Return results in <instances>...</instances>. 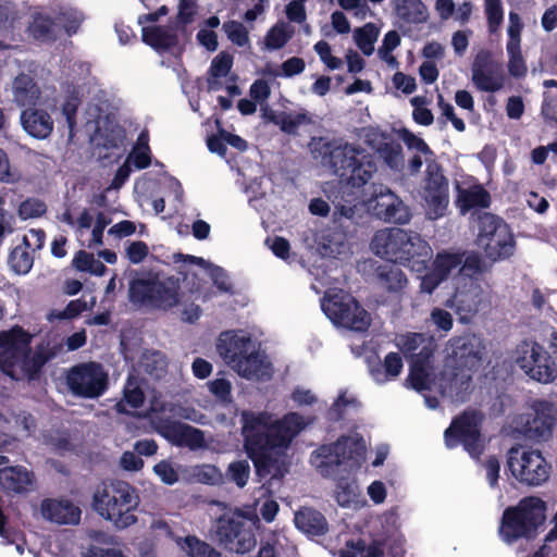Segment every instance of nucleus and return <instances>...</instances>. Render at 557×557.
Wrapping results in <instances>:
<instances>
[{"label": "nucleus", "mask_w": 557, "mask_h": 557, "mask_svg": "<svg viewBox=\"0 0 557 557\" xmlns=\"http://www.w3.org/2000/svg\"><path fill=\"white\" fill-rule=\"evenodd\" d=\"M403 143H405L408 149L416 151V153H421L425 156V163L429 164H437L433 161V152L430 150L428 145L423 141V139L418 138L413 134L403 131L401 135Z\"/></svg>", "instance_id": "0e129e2a"}, {"label": "nucleus", "mask_w": 557, "mask_h": 557, "mask_svg": "<svg viewBox=\"0 0 557 557\" xmlns=\"http://www.w3.org/2000/svg\"><path fill=\"white\" fill-rule=\"evenodd\" d=\"M77 98L72 96L62 104V115L69 128V140L78 131L88 136L89 141L104 148H119L124 144V129L116 123L114 107L107 94L99 90L86 102L82 113L76 115Z\"/></svg>", "instance_id": "20e7f679"}, {"label": "nucleus", "mask_w": 557, "mask_h": 557, "mask_svg": "<svg viewBox=\"0 0 557 557\" xmlns=\"http://www.w3.org/2000/svg\"><path fill=\"white\" fill-rule=\"evenodd\" d=\"M83 22L84 14L76 8L65 7L59 10L58 25L62 26L67 36L75 35Z\"/></svg>", "instance_id": "3c124183"}, {"label": "nucleus", "mask_w": 557, "mask_h": 557, "mask_svg": "<svg viewBox=\"0 0 557 557\" xmlns=\"http://www.w3.org/2000/svg\"><path fill=\"white\" fill-rule=\"evenodd\" d=\"M395 346L411 360L406 384L418 393L431 391L430 359L434 352V341L424 333H401L395 336Z\"/></svg>", "instance_id": "9d476101"}, {"label": "nucleus", "mask_w": 557, "mask_h": 557, "mask_svg": "<svg viewBox=\"0 0 557 557\" xmlns=\"http://www.w3.org/2000/svg\"><path fill=\"white\" fill-rule=\"evenodd\" d=\"M151 426L154 432L169 441L174 446H186L190 450L207 448V441L203 432L188 424L180 423L170 419L151 417Z\"/></svg>", "instance_id": "393cba45"}, {"label": "nucleus", "mask_w": 557, "mask_h": 557, "mask_svg": "<svg viewBox=\"0 0 557 557\" xmlns=\"http://www.w3.org/2000/svg\"><path fill=\"white\" fill-rule=\"evenodd\" d=\"M379 282L389 292L398 293L407 285V278L404 272L395 267H381L377 271Z\"/></svg>", "instance_id": "de8ad7c7"}, {"label": "nucleus", "mask_w": 557, "mask_h": 557, "mask_svg": "<svg viewBox=\"0 0 557 557\" xmlns=\"http://www.w3.org/2000/svg\"><path fill=\"white\" fill-rule=\"evenodd\" d=\"M355 42L361 52L370 55L373 52V45L379 38V29L373 24H367L363 27L355 30Z\"/></svg>", "instance_id": "6e6d98bb"}, {"label": "nucleus", "mask_w": 557, "mask_h": 557, "mask_svg": "<svg viewBox=\"0 0 557 557\" xmlns=\"http://www.w3.org/2000/svg\"><path fill=\"white\" fill-rule=\"evenodd\" d=\"M33 473L22 466L0 469V488L14 494H25L33 490Z\"/></svg>", "instance_id": "72a5a7b5"}, {"label": "nucleus", "mask_w": 557, "mask_h": 557, "mask_svg": "<svg viewBox=\"0 0 557 557\" xmlns=\"http://www.w3.org/2000/svg\"><path fill=\"white\" fill-rule=\"evenodd\" d=\"M456 207L462 215L491 206V195L472 177L456 181Z\"/></svg>", "instance_id": "bb28decb"}, {"label": "nucleus", "mask_w": 557, "mask_h": 557, "mask_svg": "<svg viewBox=\"0 0 557 557\" xmlns=\"http://www.w3.org/2000/svg\"><path fill=\"white\" fill-rule=\"evenodd\" d=\"M243 442L260 479L281 480L288 471L287 449L311 420L298 412L277 419L269 411L243 410Z\"/></svg>", "instance_id": "f257e3e1"}, {"label": "nucleus", "mask_w": 557, "mask_h": 557, "mask_svg": "<svg viewBox=\"0 0 557 557\" xmlns=\"http://www.w3.org/2000/svg\"><path fill=\"white\" fill-rule=\"evenodd\" d=\"M314 251L322 257L334 258L344 255L348 249L346 246V236L337 227H323L313 233Z\"/></svg>", "instance_id": "7c9ffc66"}, {"label": "nucleus", "mask_w": 557, "mask_h": 557, "mask_svg": "<svg viewBox=\"0 0 557 557\" xmlns=\"http://www.w3.org/2000/svg\"><path fill=\"white\" fill-rule=\"evenodd\" d=\"M206 385H208L209 393L214 395L219 401L223 404L232 403V382L224 377H218L209 381Z\"/></svg>", "instance_id": "338daca9"}, {"label": "nucleus", "mask_w": 557, "mask_h": 557, "mask_svg": "<svg viewBox=\"0 0 557 557\" xmlns=\"http://www.w3.org/2000/svg\"><path fill=\"white\" fill-rule=\"evenodd\" d=\"M178 545L187 553L188 557H220V554L209 544L194 536L185 537L184 542H178Z\"/></svg>", "instance_id": "4d7b16f0"}, {"label": "nucleus", "mask_w": 557, "mask_h": 557, "mask_svg": "<svg viewBox=\"0 0 557 557\" xmlns=\"http://www.w3.org/2000/svg\"><path fill=\"white\" fill-rule=\"evenodd\" d=\"M273 123L280 126L281 132L294 135L298 127L310 124V116L306 111L281 113L273 119Z\"/></svg>", "instance_id": "09e8293b"}, {"label": "nucleus", "mask_w": 557, "mask_h": 557, "mask_svg": "<svg viewBox=\"0 0 557 557\" xmlns=\"http://www.w3.org/2000/svg\"><path fill=\"white\" fill-rule=\"evenodd\" d=\"M178 285L173 277L141 275L129 284L131 302L148 309H171L178 304Z\"/></svg>", "instance_id": "ddd939ff"}, {"label": "nucleus", "mask_w": 557, "mask_h": 557, "mask_svg": "<svg viewBox=\"0 0 557 557\" xmlns=\"http://www.w3.org/2000/svg\"><path fill=\"white\" fill-rule=\"evenodd\" d=\"M294 35V29L285 22H280L267 32L263 45L265 49L273 51L284 48Z\"/></svg>", "instance_id": "49530a36"}, {"label": "nucleus", "mask_w": 557, "mask_h": 557, "mask_svg": "<svg viewBox=\"0 0 557 557\" xmlns=\"http://www.w3.org/2000/svg\"><path fill=\"white\" fill-rule=\"evenodd\" d=\"M476 243L486 258L492 261L504 260L515 253V238L511 230L493 213H484L480 216Z\"/></svg>", "instance_id": "2eb2a0df"}, {"label": "nucleus", "mask_w": 557, "mask_h": 557, "mask_svg": "<svg viewBox=\"0 0 557 557\" xmlns=\"http://www.w3.org/2000/svg\"><path fill=\"white\" fill-rule=\"evenodd\" d=\"M305 70V61L301 58L293 57L281 63L278 67H267V74L273 77H292L302 73Z\"/></svg>", "instance_id": "052dcab7"}, {"label": "nucleus", "mask_w": 557, "mask_h": 557, "mask_svg": "<svg viewBox=\"0 0 557 557\" xmlns=\"http://www.w3.org/2000/svg\"><path fill=\"white\" fill-rule=\"evenodd\" d=\"M546 520V503L537 496H529L517 506L505 509L502 516L500 534L505 543L532 535Z\"/></svg>", "instance_id": "9b49d317"}, {"label": "nucleus", "mask_w": 557, "mask_h": 557, "mask_svg": "<svg viewBox=\"0 0 557 557\" xmlns=\"http://www.w3.org/2000/svg\"><path fill=\"white\" fill-rule=\"evenodd\" d=\"M505 73L502 63L492 58L488 50H481L474 55L472 63V83L483 92H498L505 87Z\"/></svg>", "instance_id": "a878e982"}, {"label": "nucleus", "mask_w": 557, "mask_h": 557, "mask_svg": "<svg viewBox=\"0 0 557 557\" xmlns=\"http://www.w3.org/2000/svg\"><path fill=\"white\" fill-rule=\"evenodd\" d=\"M150 411L151 413L170 412L184 420L193 421L198 424H203V421L206 420V417L197 409L193 407H175L174 405L162 400L161 396L157 395H154L150 400Z\"/></svg>", "instance_id": "58836bf2"}, {"label": "nucleus", "mask_w": 557, "mask_h": 557, "mask_svg": "<svg viewBox=\"0 0 557 557\" xmlns=\"http://www.w3.org/2000/svg\"><path fill=\"white\" fill-rule=\"evenodd\" d=\"M250 476V466L246 460L233 461L226 468V480L235 483L236 487L243 488L247 485Z\"/></svg>", "instance_id": "bf43d9fd"}, {"label": "nucleus", "mask_w": 557, "mask_h": 557, "mask_svg": "<svg viewBox=\"0 0 557 557\" xmlns=\"http://www.w3.org/2000/svg\"><path fill=\"white\" fill-rule=\"evenodd\" d=\"M59 220L72 227L76 237H83L91 230V236L86 243L88 248L103 245V231L111 223L110 216L95 207L65 209L64 213L59 215Z\"/></svg>", "instance_id": "412c9836"}, {"label": "nucleus", "mask_w": 557, "mask_h": 557, "mask_svg": "<svg viewBox=\"0 0 557 557\" xmlns=\"http://www.w3.org/2000/svg\"><path fill=\"white\" fill-rule=\"evenodd\" d=\"M28 346L29 335L22 327L0 332V370L15 381L35 376L49 358L41 349L30 351Z\"/></svg>", "instance_id": "6e6552de"}, {"label": "nucleus", "mask_w": 557, "mask_h": 557, "mask_svg": "<svg viewBox=\"0 0 557 557\" xmlns=\"http://www.w3.org/2000/svg\"><path fill=\"white\" fill-rule=\"evenodd\" d=\"M294 524L302 533L309 536H320L327 530V523L321 512L306 507L296 511Z\"/></svg>", "instance_id": "e433bc0d"}, {"label": "nucleus", "mask_w": 557, "mask_h": 557, "mask_svg": "<svg viewBox=\"0 0 557 557\" xmlns=\"http://www.w3.org/2000/svg\"><path fill=\"white\" fill-rule=\"evenodd\" d=\"M393 11L406 24L419 25L428 20L426 5L421 0H393Z\"/></svg>", "instance_id": "4c0bfd02"}, {"label": "nucleus", "mask_w": 557, "mask_h": 557, "mask_svg": "<svg viewBox=\"0 0 557 557\" xmlns=\"http://www.w3.org/2000/svg\"><path fill=\"white\" fill-rule=\"evenodd\" d=\"M39 515L54 524L75 525L81 519L79 507L65 498H46L39 505Z\"/></svg>", "instance_id": "c756f323"}, {"label": "nucleus", "mask_w": 557, "mask_h": 557, "mask_svg": "<svg viewBox=\"0 0 557 557\" xmlns=\"http://www.w3.org/2000/svg\"><path fill=\"white\" fill-rule=\"evenodd\" d=\"M371 249L375 256L389 262H398L416 273H422L433 258V249L420 234L399 227L375 232Z\"/></svg>", "instance_id": "0eeeda50"}, {"label": "nucleus", "mask_w": 557, "mask_h": 557, "mask_svg": "<svg viewBox=\"0 0 557 557\" xmlns=\"http://www.w3.org/2000/svg\"><path fill=\"white\" fill-rule=\"evenodd\" d=\"M59 25L46 13L35 11L32 14V23L28 26V32L35 39L41 41H49L55 39L57 27Z\"/></svg>", "instance_id": "37998d69"}, {"label": "nucleus", "mask_w": 557, "mask_h": 557, "mask_svg": "<svg viewBox=\"0 0 557 557\" xmlns=\"http://www.w3.org/2000/svg\"><path fill=\"white\" fill-rule=\"evenodd\" d=\"M513 361L533 381L546 384L556 379V362L545 347L534 341H522L515 349Z\"/></svg>", "instance_id": "dca6fc26"}, {"label": "nucleus", "mask_w": 557, "mask_h": 557, "mask_svg": "<svg viewBox=\"0 0 557 557\" xmlns=\"http://www.w3.org/2000/svg\"><path fill=\"white\" fill-rule=\"evenodd\" d=\"M149 163H151V160L149 159L148 134L144 131L137 137L136 145H134L133 150L127 154L123 164L132 165L136 170H143L147 169Z\"/></svg>", "instance_id": "a18cd8bd"}, {"label": "nucleus", "mask_w": 557, "mask_h": 557, "mask_svg": "<svg viewBox=\"0 0 557 557\" xmlns=\"http://www.w3.org/2000/svg\"><path fill=\"white\" fill-rule=\"evenodd\" d=\"M258 523L253 509H232L221 516L218 521V536L224 547L243 555L256 547L252 530Z\"/></svg>", "instance_id": "f8f14e48"}, {"label": "nucleus", "mask_w": 557, "mask_h": 557, "mask_svg": "<svg viewBox=\"0 0 557 557\" xmlns=\"http://www.w3.org/2000/svg\"><path fill=\"white\" fill-rule=\"evenodd\" d=\"M11 95H13L14 103L21 108L36 107L40 90L33 76L22 72L11 83Z\"/></svg>", "instance_id": "f704fd0d"}, {"label": "nucleus", "mask_w": 557, "mask_h": 557, "mask_svg": "<svg viewBox=\"0 0 557 557\" xmlns=\"http://www.w3.org/2000/svg\"><path fill=\"white\" fill-rule=\"evenodd\" d=\"M358 408L359 401L355 394L343 391L335 398L333 406H331L330 419L337 420L351 411H356Z\"/></svg>", "instance_id": "8fccbe9b"}, {"label": "nucleus", "mask_w": 557, "mask_h": 557, "mask_svg": "<svg viewBox=\"0 0 557 557\" xmlns=\"http://www.w3.org/2000/svg\"><path fill=\"white\" fill-rule=\"evenodd\" d=\"M366 460V442L357 432L344 435L334 444L323 445L310 456L311 466L321 475L337 479L335 502L338 506L359 509L366 500L355 479L343 476L358 469Z\"/></svg>", "instance_id": "f03ea898"}, {"label": "nucleus", "mask_w": 557, "mask_h": 557, "mask_svg": "<svg viewBox=\"0 0 557 557\" xmlns=\"http://www.w3.org/2000/svg\"><path fill=\"white\" fill-rule=\"evenodd\" d=\"M226 34V38L237 47H246L249 45V35L247 34L246 27L235 21L228 22L222 26Z\"/></svg>", "instance_id": "69168bd1"}, {"label": "nucleus", "mask_w": 557, "mask_h": 557, "mask_svg": "<svg viewBox=\"0 0 557 557\" xmlns=\"http://www.w3.org/2000/svg\"><path fill=\"white\" fill-rule=\"evenodd\" d=\"M233 58L227 53H220L212 60L209 67L208 88L216 91L223 87V83L227 81V75L232 70Z\"/></svg>", "instance_id": "a19ab883"}, {"label": "nucleus", "mask_w": 557, "mask_h": 557, "mask_svg": "<svg viewBox=\"0 0 557 557\" xmlns=\"http://www.w3.org/2000/svg\"><path fill=\"white\" fill-rule=\"evenodd\" d=\"M366 208L374 216L389 223L406 224L410 220L409 208L386 186H372L371 197L366 200Z\"/></svg>", "instance_id": "b1692460"}, {"label": "nucleus", "mask_w": 557, "mask_h": 557, "mask_svg": "<svg viewBox=\"0 0 557 557\" xmlns=\"http://www.w3.org/2000/svg\"><path fill=\"white\" fill-rule=\"evenodd\" d=\"M140 504L137 491L125 482H113L96 488L92 508L102 519L117 530H125L137 522L134 511Z\"/></svg>", "instance_id": "1a4fd4ad"}, {"label": "nucleus", "mask_w": 557, "mask_h": 557, "mask_svg": "<svg viewBox=\"0 0 557 557\" xmlns=\"http://www.w3.org/2000/svg\"><path fill=\"white\" fill-rule=\"evenodd\" d=\"M507 467L518 483L529 487L543 485L552 472V466L542 451L525 446L511 447L508 450Z\"/></svg>", "instance_id": "4468645a"}, {"label": "nucleus", "mask_w": 557, "mask_h": 557, "mask_svg": "<svg viewBox=\"0 0 557 557\" xmlns=\"http://www.w3.org/2000/svg\"><path fill=\"white\" fill-rule=\"evenodd\" d=\"M144 404V392L140 387V382L134 375L127 377L126 385H124L123 399L116 404V410L120 413H131L133 410L140 408Z\"/></svg>", "instance_id": "79ce46f5"}, {"label": "nucleus", "mask_w": 557, "mask_h": 557, "mask_svg": "<svg viewBox=\"0 0 557 557\" xmlns=\"http://www.w3.org/2000/svg\"><path fill=\"white\" fill-rule=\"evenodd\" d=\"M556 416V407L537 400L532 403L527 412L515 416L511 425L515 431L531 440H546L552 434Z\"/></svg>", "instance_id": "6ab92c4d"}, {"label": "nucleus", "mask_w": 557, "mask_h": 557, "mask_svg": "<svg viewBox=\"0 0 557 557\" xmlns=\"http://www.w3.org/2000/svg\"><path fill=\"white\" fill-rule=\"evenodd\" d=\"M191 476L205 485H221L223 483L222 471L213 465H201L194 468Z\"/></svg>", "instance_id": "13d9d810"}, {"label": "nucleus", "mask_w": 557, "mask_h": 557, "mask_svg": "<svg viewBox=\"0 0 557 557\" xmlns=\"http://www.w3.org/2000/svg\"><path fill=\"white\" fill-rule=\"evenodd\" d=\"M28 250L22 246H15L13 251H11L10 267L15 274H26L32 270L33 257Z\"/></svg>", "instance_id": "680f3d73"}, {"label": "nucleus", "mask_w": 557, "mask_h": 557, "mask_svg": "<svg viewBox=\"0 0 557 557\" xmlns=\"http://www.w3.org/2000/svg\"><path fill=\"white\" fill-rule=\"evenodd\" d=\"M173 262L183 275H187L194 268L202 269L211 277L215 288L221 290V293H232V283L227 278L225 271L218 265L211 264L206 259L191 255L175 253L173 255Z\"/></svg>", "instance_id": "cd10ccee"}, {"label": "nucleus", "mask_w": 557, "mask_h": 557, "mask_svg": "<svg viewBox=\"0 0 557 557\" xmlns=\"http://www.w3.org/2000/svg\"><path fill=\"white\" fill-rule=\"evenodd\" d=\"M420 198L426 219L436 221L447 212L448 183L440 164H429L425 170V177L420 185Z\"/></svg>", "instance_id": "aec40b11"}, {"label": "nucleus", "mask_w": 557, "mask_h": 557, "mask_svg": "<svg viewBox=\"0 0 557 557\" xmlns=\"http://www.w3.org/2000/svg\"><path fill=\"white\" fill-rule=\"evenodd\" d=\"M73 265H75L78 271L88 272L96 276H102L107 270L100 260L85 250L76 252L75 258H73Z\"/></svg>", "instance_id": "5fc2aeb1"}, {"label": "nucleus", "mask_w": 557, "mask_h": 557, "mask_svg": "<svg viewBox=\"0 0 557 557\" xmlns=\"http://www.w3.org/2000/svg\"><path fill=\"white\" fill-rule=\"evenodd\" d=\"M480 424L481 414L476 411H466L454 419L453 424L444 432V442H446L447 448L461 444L468 455L473 458L479 457L482 453V438L479 433Z\"/></svg>", "instance_id": "4be33fe9"}, {"label": "nucleus", "mask_w": 557, "mask_h": 557, "mask_svg": "<svg viewBox=\"0 0 557 557\" xmlns=\"http://www.w3.org/2000/svg\"><path fill=\"white\" fill-rule=\"evenodd\" d=\"M215 352L238 376L245 380L263 381L273 374L260 343L245 330H226L215 339Z\"/></svg>", "instance_id": "423d86ee"}, {"label": "nucleus", "mask_w": 557, "mask_h": 557, "mask_svg": "<svg viewBox=\"0 0 557 557\" xmlns=\"http://www.w3.org/2000/svg\"><path fill=\"white\" fill-rule=\"evenodd\" d=\"M153 472L158 478H160L161 482L168 485H173L178 481L177 468L166 460H162L154 465Z\"/></svg>", "instance_id": "774afa93"}, {"label": "nucleus", "mask_w": 557, "mask_h": 557, "mask_svg": "<svg viewBox=\"0 0 557 557\" xmlns=\"http://www.w3.org/2000/svg\"><path fill=\"white\" fill-rule=\"evenodd\" d=\"M429 271L420 274L419 290L422 294L431 295L442 283L450 280L454 282L456 275H460L461 252L442 250L433 257Z\"/></svg>", "instance_id": "5701e85b"}, {"label": "nucleus", "mask_w": 557, "mask_h": 557, "mask_svg": "<svg viewBox=\"0 0 557 557\" xmlns=\"http://www.w3.org/2000/svg\"><path fill=\"white\" fill-rule=\"evenodd\" d=\"M321 310L330 321H345L342 312L349 310H364L359 304L343 289L330 288L321 299Z\"/></svg>", "instance_id": "2f4dec72"}, {"label": "nucleus", "mask_w": 557, "mask_h": 557, "mask_svg": "<svg viewBox=\"0 0 557 557\" xmlns=\"http://www.w3.org/2000/svg\"><path fill=\"white\" fill-rule=\"evenodd\" d=\"M484 13H486L490 33L495 34L503 23L502 0H484Z\"/></svg>", "instance_id": "e2e57ef3"}, {"label": "nucleus", "mask_w": 557, "mask_h": 557, "mask_svg": "<svg viewBox=\"0 0 557 557\" xmlns=\"http://www.w3.org/2000/svg\"><path fill=\"white\" fill-rule=\"evenodd\" d=\"M453 295L447 298V308L456 311L460 323H469L485 307L487 294L476 278H459L453 284Z\"/></svg>", "instance_id": "f3484780"}, {"label": "nucleus", "mask_w": 557, "mask_h": 557, "mask_svg": "<svg viewBox=\"0 0 557 557\" xmlns=\"http://www.w3.org/2000/svg\"><path fill=\"white\" fill-rule=\"evenodd\" d=\"M484 339L474 333H467L447 341L446 363L438 377L430 373L432 391L453 401H463L471 382V374L481 367L484 358Z\"/></svg>", "instance_id": "7ed1b4c3"}, {"label": "nucleus", "mask_w": 557, "mask_h": 557, "mask_svg": "<svg viewBox=\"0 0 557 557\" xmlns=\"http://www.w3.org/2000/svg\"><path fill=\"white\" fill-rule=\"evenodd\" d=\"M108 373L94 361L78 363L67 372V387L76 397L96 399L107 391Z\"/></svg>", "instance_id": "a211bd4d"}, {"label": "nucleus", "mask_w": 557, "mask_h": 557, "mask_svg": "<svg viewBox=\"0 0 557 557\" xmlns=\"http://www.w3.org/2000/svg\"><path fill=\"white\" fill-rule=\"evenodd\" d=\"M345 321H331L333 324L355 332H363L370 325V317L366 310H349L342 312Z\"/></svg>", "instance_id": "603ef678"}, {"label": "nucleus", "mask_w": 557, "mask_h": 557, "mask_svg": "<svg viewBox=\"0 0 557 557\" xmlns=\"http://www.w3.org/2000/svg\"><path fill=\"white\" fill-rule=\"evenodd\" d=\"M375 137H380L381 141H379L377 146H374L375 151H377L379 157L384 160L385 164L393 171H399L403 169V148L394 140L387 139L383 135H374Z\"/></svg>", "instance_id": "c03bdc74"}, {"label": "nucleus", "mask_w": 557, "mask_h": 557, "mask_svg": "<svg viewBox=\"0 0 557 557\" xmlns=\"http://www.w3.org/2000/svg\"><path fill=\"white\" fill-rule=\"evenodd\" d=\"M143 40L157 51H164L174 48L177 44V36L172 26H144Z\"/></svg>", "instance_id": "c9c22d12"}, {"label": "nucleus", "mask_w": 557, "mask_h": 557, "mask_svg": "<svg viewBox=\"0 0 557 557\" xmlns=\"http://www.w3.org/2000/svg\"><path fill=\"white\" fill-rule=\"evenodd\" d=\"M309 149L314 161L354 188L364 186L376 171L369 152L342 139L329 140L323 137H313Z\"/></svg>", "instance_id": "39448f33"}, {"label": "nucleus", "mask_w": 557, "mask_h": 557, "mask_svg": "<svg viewBox=\"0 0 557 557\" xmlns=\"http://www.w3.org/2000/svg\"><path fill=\"white\" fill-rule=\"evenodd\" d=\"M403 371V359L397 352H388L384 358V363L377 367H372L371 372L372 381L379 385H383L389 381H394L399 376Z\"/></svg>", "instance_id": "ea45409f"}, {"label": "nucleus", "mask_w": 557, "mask_h": 557, "mask_svg": "<svg viewBox=\"0 0 557 557\" xmlns=\"http://www.w3.org/2000/svg\"><path fill=\"white\" fill-rule=\"evenodd\" d=\"M345 321H331L333 324L355 332H363L370 325V317L366 310H349L342 312Z\"/></svg>", "instance_id": "864d4df0"}, {"label": "nucleus", "mask_w": 557, "mask_h": 557, "mask_svg": "<svg viewBox=\"0 0 557 557\" xmlns=\"http://www.w3.org/2000/svg\"><path fill=\"white\" fill-rule=\"evenodd\" d=\"M21 112V125L30 137L45 140L52 134L53 121L46 111L36 107H25Z\"/></svg>", "instance_id": "473e14b6"}, {"label": "nucleus", "mask_w": 557, "mask_h": 557, "mask_svg": "<svg viewBox=\"0 0 557 557\" xmlns=\"http://www.w3.org/2000/svg\"><path fill=\"white\" fill-rule=\"evenodd\" d=\"M521 18L516 12L508 14L507 28V55H508V73L513 77H522L525 75V62L521 54Z\"/></svg>", "instance_id": "c85d7f7f"}]
</instances>
